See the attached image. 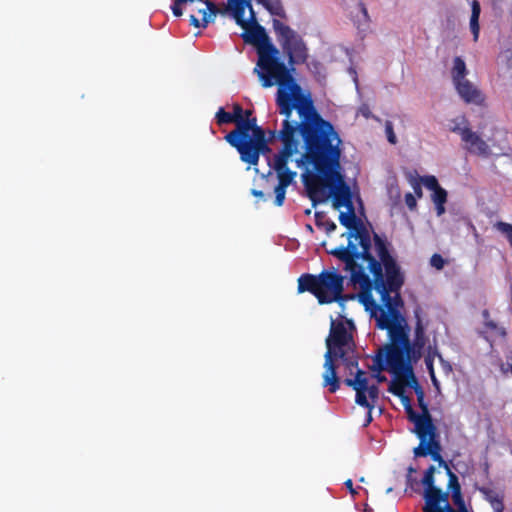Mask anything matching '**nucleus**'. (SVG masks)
<instances>
[{"label":"nucleus","mask_w":512,"mask_h":512,"mask_svg":"<svg viewBox=\"0 0 512 512\" xmlns=\"http://www.w3.org/2000/svg\"><path fill=\"white\" fill-rule=\"evenodd\" d=\"M367 410H368V412L366 415L364 426H368L372 422V415H371L372 410H369V409H367Z\"/></svg>","instance_id":"09e8293b"},{"label":"nucleus","mask_w":512,"mask_h":512,"mask_svg":"<svg viewBox=\"0 0 512 512\" xmlns=\"http://www.w3.org/2000/svg\"><path fill=\"white\" fill-rule=\"evenodd\" d=\"M357 9L361 12L363 18L367 19V11L361 4L357 5Z\"/></svg>","instance_id":"3c124183"},{"label":"nucleus","mask_w":512,"mask_h":512,"mask_svg":"<svg viewBox=\"0 0 512 512\" xmlns=\"http://www.w3.org/2000/svg\"><path fill=\"white\" fill-rule=\"evenodd\" d=\"M447 512H467V510H466V509H464V510L456 511V510H454V509L450 506V504H447Z\"/></svg>","instance_id":"6e6d98bb"},{"label":"nucleus","mask_w":512,"mask_h":512,"mask_svg":"<svg viewBox=\"0 0 512 512\" xmlns=\"http://www.w3.org/2000/svg\"><path fill=\"white\" fill-rule=\"evenodd\" d=\"M434 473L435 467L433 465L429 466L425 471L424 476L422 478V483L426 487V489L436 487L434 485Z\"/></svg>","instance_id":"393cba45"},{"label":"nucleus","mask_w":512,"mask_h":512,"mask_svg":"<svg viewBox=\"0 0 512 512\" xmlns=\"http://www.w3.org/2000/svg\"><path fill=\"white\" fill-rule=\"evenodd\" d=\"M445 204H435L437 216H442L445 213Z\"/></svg>","instance_id":"a18cd8bd"},{"label":"nucleus","mask_w":512,"mask_h":512,"mask_svg":"<svg viewBox=\"0 0 512 512\" xmlns=\"http://www.w3.org/2000/svg\"><path fill=\"white\" fill-rule=\"evenodd\" d=\"M399 398L401 400L402 405L404 406L409 421L413 422L414 409L412 407L410 397L407 396L406 394H403V396H400Z\"/></svg>","instance_id":"cd10ccee"},{"label":"nucleus","mask_w":512,"mask_h":512,"mask_svg":"<svg viewBox=\"0 0 512 512\" xmlns=\"http://www.w3.org/2000/svg\"><path fill=\"white\" fill-rule=\"evenodd\" d=\"M416 324H417L416 332L419 333V332H421L423 330L422 322L417 321Z\"/></svg>","instance_id":"5fc2aeb1"},{"label":"nucleus","mask_w":512,"mask_h":512,"mask_svg":"<svg viewBox=\"0 0 512 512\" xmlns=\"http://www.w3.org/2000/svg\"><path fill=\"white\" fill-rule=\"evenodd\" d=\"M341 143L340 138L338 142H327L295 159L297 167L305 170L301 177L310 199L315 203L324 195V188L330 187L336 210L354 207L351 189L342 174Z\"/></svg>","instance_id":"7ed1b4c3"},{"label":"nucleus","mask_w":512,"mask_h":512,"mask_svg":"<svg viewBox=\"0 0 512 512\" xmlns=\"http://www.w3.org/2000/svg\"><path fill=\"white\" fill-rule=\"evenodd\" d=\"M458 96L467 104L481 106L485 102V95L475 83L469 79L453 84Z\"/></svg>","instance_id":"2eb2a0df"},{"label":"nucleus","mask_w":512,"mask_h":512,"mask_svg":"<svg viewBox=\"0 0 512 512\" xmlns=\"http://www.w3.org/2000/svg\"><path fill=\"white\" fill-rule=\"evenodd\" d=\"M344 383L356 392L355 402L357 405L369 410L374 409L379 398V388L376 384L369 385L365 371L358 369L355 372V377L346 378Z\"/></svg>","instance_id":"9b49d317"},{"label":"nucleus","mask_w":512,"mask_h":512,"mask_svg":"<svg viewBox=\"0 0 512 512\" xmlns=\"http://www.w3.org/2000/svg\"><path fill=\"white\" fill-rule=\"evenodd\" d=\"M190 24L194 27H202V20H199L195 15L190 16Z\"/></svg>","instance_id":"37998d69"},{"label":"nucleus","mask_w":512,"mask_h":512,"mask_svg":"<svg viewBox=\"0 0 512 512\" xmlns=\"http://www.w3.org/2000/svg\"><path fill=\"white\" fill-rule=\"evenodd\" d=\"M180 4H182V2H178V0H175L174 4L171 7L172 12L176 17H179L183 14L182 10L180 9Z\"/></svg>","instance_id":"a19ab883"},{"label":"nucleus","mask_w":512,"mask_h":512,"mask_svg":"<svg viewBox=\"0 0 512 512\" xmlns=\"http://www.w3.org/2000/svg\"><path fill=\"white\" fill-rule=\"evenodd\" d=\"M506 365L508 366V369H504V366L502 365L501 370L503 372L510 371L512 374V351L506 356Z\"/></svg>","instance_id":"79ce46f5"},{"label":"nucleus","mask_w":512,"mask_h":512,"mask_svg":"<svg viewBox=\"0 0 512 512\" xmlns=\"http://www.w3.org/2000/svg\"><path fill=\"white\" fill-rule=\"evenodd\" d=\"M452 500H453L454 504L460 508V510L466 509L461 492L453 493Z\"/></svg>","instance_id":"58836bf2"},{"label":"nucleus","mask_w":512,"mask_h":512,"mask_svg":"<svg viewBox=\"0 0 512 512\" xmlns=\"http://www.w3.org/2000/svg\"><path fill=\"white\" fill-rule=\"evenodd\" d=\"M481 336L491 345L498 339L506 337V330L499 326L497 322H484V327L480 331Z\"/></svg>","instance_id":"f3484780"},{"label":"nucleus","mask_w":512,"mask_h":512,"mask_svg":"<svg viewBox=\"0 0 512 512\" xmlns=\"http://www.w3.org/2000/svg\"><path fill=\"white\" fill-rule=\"evenodd\" d=\"M252 194L255 196V197H258V198H261L263 199L264 198V193L262 191H259V190H252Z\"/></svg>","instance_id":"603ef678"},{"label":"nucleus","mask_w":512,"mask_h":512,"mask_svg":"<svg viewBox=\"0 0 512 512\" xmlns=\"http://www.w3.org/2000/svg\"><path fill=\"white\" fill-rule=\"evenodd\" d=\"M339 221L349 230L342 235L347 237L348 245H341L330 253L343 261L345 270L351 273L352 285L359 289L355 297L373 320H405L400 296L390 295L403 285L404 275L386 243L378 235L374 236L378 261L370 253V235L357 219L354 207L340 211Z\"/></svg>","instance_id":"f257e3e1"},{"label":"nucleus","mask_w":512,"mask_h":512,"mask_svg":"<svg viewBox=\"0 0 512 512\" xmlns=\"http://www.w3.org/2000/svg\"><path fill=\"white\" fill-rule=\"evenodd\" d=\"M262 4L271 14L281 16L283 14V8L280 0H256Z\"/></svg>","instance_id":"4be33fe9"},{"label":"nucleus","mask_w":512,"mask_h":512,"mask_svg":"<svg viewBox=\"0 0 512 512\" xmlns=\"http://www.w3.org/2000/svg\"><path fill=\"white\" fill-rule=\"evenodd\" d=\"M413 347L385 345L373 359V371L387 370L397 376L408 374L414 379L411 365Z\"/></svg>","instance_id":"1a4fd4ad"},{"label":"nucleus","mask_w":512,"mask_h":512,"mask_svg":"<svg viewBox=\"0 0 512 512\" xmlns=\"http://www.w3.org/2000/svg\"><path fill=\"white\" fill-rule=\"evenodd\" d=\"M216 119L219 124L234 122L232 114L226 112L223 108H220L216 113Z\"/></svg>","instance_id":"473e14b6"},{"label":"nucleus","mask_w":512,"mask_h":512,"mask_svg":"<svg viewBox=\"0 0 512 512\" xmlns=\"http://www.w3.org/2000/svg\"><path fill=\"white\" fill-rule=\"evenodd\" d=\"M424 512H447L448 493L440 488H427L425 491Z\"/></svg>","instance_id":"dca6fc26"},{"label":"nucleus","mask_w":512,"mask_h":512,"mask_svg":"<svg viewBox=\"0 0 512 512\" xmlns=\"http://www.w3.org/2000/svg\"><path fill=\"white\" fill-rule=\"evenodd\" d=\"M316 219H317V225L323 226L327 234H330L333 231H335L336 224L333 221L324 220L323 222H320L319 214H316Z\"/></svg>","instance_id":"f704fd0d"},{"label":"nucleus","mask_w":512,"mask_h":512,"mask_svg":"<svg viewBox=\"0 0 512 512\" xmlns=\"http://www.w3.org/2000/svg\"><path fill=\"white\" fill-rule=\"evenodd\" d=\"M469 70L465 60L461 56H455L451 62L450 75L452 83L455 84L459 81L468 79Z\"/></svg>","instance_id":"a211bd4d"},{"label":"nucleus","mask_w":512,"mask_h":512,"mask_svg":"<svg viewBox=\"0 0 512 512\" xmlns=\"http://www.w3.org/2000/svg\"><path fill=\"white\" fill-rule=\"evenodd\" d=\"M408 181H409L410 186L413 188L414 194L418 198H421L423 195L422 188H421V185H422L421 178H417V177L410 175Z\"/></svg>","instance_id":"7c9ffc66"},{"label":"nucleus","mask_w":512,"mask_h":512,"mask_svg":"<svg viewBox=\"0 0 512 512\" xmlns=\"http://www.w3.org/2000/svg\"><path fill=\"white\" fill-rule=\"evenodd\" d=\"M273 28L279 44L288 56L289 63H304L308 57V49L302 37L279 20L273 21Z\"/></svg>","instance_id":"9d476101"},{"label":"nucleus","mask_w":512,"mask_h":512,"mask_svg":"<svg viewBox=\"0 0 512 512\" xmlns=\"http://www.w3.org/2000/svg\"><path fill=\"white\" fill-rule=\"evenodd\" d=\"M385 133H386L388 141L391 144H395L397 142V138H396V135H395L394 130H393L392 122L387 121L385 123Z\"/></svg>","instance_id":"c9c22d12"},{"label":"nucleus","mask_w":512,"mask_h":512,"mask_svg":"<svg viewBox=\"0 0 512 512\" xmlns=\"http://www.w3.org/2000/svg\"><path fill=\"white\" fill-rule=\"evenodd\" d=\"M417 437L420 440L419 445L414 449V455L416 457H427L428 455L431 458L438 462L439 466H443L447 471L450 469L441 456V444L438 439L437 428H431L419 432H415Z\"/></svg>","instance_id":"f8f14e48"},{"label":"nucleus","mask_w":512,"mask_h":512,"mask_svg":"<svg viewBox=\"0 0 512 512\" xmlns=\"http://www.w3.org/2000/svg\"><path fill=\"white\" fill-rule=\"evenodd\" d=\"M378 373L375 375V378L378 380V382H383L386 380V377L382 374H380L381 371H377Z\"/></svg>","instance_id":"864d4df0"},{"label":"nucleus","mask_w":512,"mask_h":512,"mask_svg":"<svg viewBox=\"0 0 512 512\" xmlns=\"http://www.w3.org/2000/svg\"><path fill=\"white\" fill-rule=\"evenodd\" d=\"M447 474L449 476L448 486L449 489L451 490V494L461 492V486L459 484L457 476L450 469H448Z\"/></svg>","instance_id":"c756f323"},{"label":"nucleus","mask_w":512,"mask_h":512,"mask_svg":"<svg viewBox=\"0 0 512 512\" xmlns=\"http://www.w3.org/2000/svg\"><path fill=\"white\" fill-rule=\"evenodd\" d=\"M345 486L347 487V489L350 491L351 494L356 493L355 489L353 488V482L351 479H348L345 481Z\"/></svg>","instance_id":"49530a36"},{"label":"nucleus","mask_w":512,"mask_h":512,"mask_svg":"<svg viewBox=\"0 0 512 512\" xmlns=\"http://www.w3.org/2000/svg\"><path fill=\"white\" fill-rule=\"evenodd\" d=\"M231 114H232L234 123L243 119V109L239 105L234 106L233 112Z\"/></svg>","instance_id":"ea45409f"},{"label":"nucleus","mask_w":512,"mask_h":512,"mask_svg":"<svg viewBox=\"0 0 512 512\" xmlns=\"http://www.w3.org/2000/svg\"><path fill=\"white\" fill-rule=\"evenodd\" d=\"M337 358L341 359L342 362L345 364L346 368L349 369L350 373H353V368H356V371L358 368V357L354 354V351H351V354H349L348 351H340L339 354H337Z\"/></svg>","instance_id":"412c9836"},{"label":"nucleus","mask_w":512,"mask_h":512,"mask_svg":"<svg viewBox=\"0 0 512 512\" xmlns=\"http://www.w3.org/2000/svg\"><path fill=\"white\" fill-rule=\"evenodd\" d=\"M376 328L387 331V345L413 347L409 338V322H376Z\"/></svg>","instance_id":"ddd939ff"},{"label":"nucleus","mask_w":512,"mask_h":512,"mask_svg":"<svg viewBox=\"0 0 512 512\" xmlns=\"http://www.w3.org/2000/svg\"><path fill=\"white\" fill-rule=\"evenodd\" d=\"M298 293H312L320 304L343 303L352 298L344 296L345 277L335 268L323 270L317 275L303 274L298 278Z\"/></svg>","instance_id":"39448f33"},{"label":"nucleus","mask_w":512,"mask_h":512,"mask_svg":"<svg viewBox=\"0 0 512 512\" xmlns=\"http://www.w3.org/2000/svg\"><path fill=\"white\" fill-rule=\"evenodd\" d=\"M428 368H429V370H430V375H431L432 382H433V384H434L435 386H437V379H436V377H435V375H434V370H433L432 363H430V364L428 365Z\"/></svg>","instance_id":"de8ad7c7"},{"label":"nucleus","mask_w":512,"mask_h":512,"mask_svg":"<svg viewBox=\"0 0 512 512\" xmlns=\"http://www.w3.org/2000/svg\"><path fill=\"white\" fill-rule=\"evenodd\" d=\"M430 264L437 270H441L444 267L445 261L439 254H434L430 259Z\"/></svg>","instance_id":"e433bc0d"},{"label":"nucleus","mask_w":512,"mask_h":512,"mask_svg":"<svg viewBox=\"0 0 512 512\" xmlns=\"http://www.w3.org/2000/svg\"><path fill=\"white\" fill-rule=\"evenodd\" d=\"M415 382L414 390L417 396L418 405L421 409V413H417L414 411L413 423L415 425L414 432H419L427 429H431L436 427L433 423L432 417L428 410V405L425 402L424 391L420 385L416 382L415 378L413 379Z\"/></svg>","instance_id":"4468645a"},{"label":"nucleus","mask_w":512,"mask_h":512,"mask_svg":"<svg viewBox=\"0 0 512 512\" xmlns=\"http://www.w3.org/2000/svg\"><path fill=\"white\" fill-rule=\"evenodd\" d=\"M489 504L491 505L494 512H504V495L501 494L496 499H493V501H491Z\"/></svg>","instance_id":"72a5a7b5"},{"label":"nucleus","mask_w":512,"mask_h":512,"mask_svg":"<svg viewBox=\"0 0 512 512\" xmlns=\"http://www.w3.org/2000/svg\"><path fill=\"white\" fill-rule=\"evenodd\" d=\"M226 11L244 30V41L256 46L258 62L255 68L264 71L280 61L279 50L271 43L265 29L257 24L250 0H227Z\"/></svg>","instance_id":"20e7f679"},{"label":"nucleus","mask_w":512,"mask_h":512,"mask_svg":"<svg viewBox=\"0 0 512 512\" xmlns=\"http://www.w3.org/2000/svg\"><path fill=\"white\" fill-rule=\"evenodd\" d=\"M431 197L434 204H445L447 201V191L441 187L434 191Z\"/></svg>","instance_id":"2f4dec72"},{"label":"nucleus","mask_w":512,"mask_h":512,"mask_svg":"<svg viewBox=\"0 0 512 512\" xmlns=\"http://www.w3.org/2000/svg\"><path fill=\"white\" fill-rule=\"evenodd\" d=\"M449 130L457 135H459L462 147L467 150L469 153L488 157L492 154H496L494 149L500 148V139L502 136V131L498 129H492L491 134H488L485 131L478 133L473 131L468 122L464 118H456L450 121Z\"/></svg>","instance_id":"6e6552de"},{"label":"nucleus","mask_w":512,"mask_h":512,"mask_svg":"<svg viewBox=\"0 0 512 512\" xmlns=\"http://www.w3.org/2000/svg\"><path fill=\"white\" fill-rule=\"evenodd\" d=\"M198 13L202 15V27H206L209 23L213 22L218 13H228L226 9L222 12L210 1H204L203 7L198 9Z\"/></svg>","instance_id":"6ab92c4d"},{"label":"nucleus","mask_w":512,"mask_h":512,"mask_svg":"<svg viewBox=\"0 0 512 512\" xmlns=\"http://www.w3.org/2000/svg\"><path fill=\"white\" fill-rule=\"evenodd\" d=\"M237 130L225 136L226 141L237 149L243 162L257 165L260 154L270 151L263 130L256 126L255 119L236 122Z\"/></svg>","instance_id":"423d86ee"},{"label":"nucleus","mask_w":512,"mask_h":512,"mask_svg":"<svg viewBox=\"0 0 512 512\" xmlns=\"http://www.w3.org/2000/svg\"><path fill=\"white\" fill-rule=\"evenodd\" d=\"M417 198L418 197L415 194H412V193H407L405 195V203H406L407 207L410 210L416 209V207H417Z\"/></svg>","instance_id":"4c0bfd02"},{"label":"nucleus","mask_w":512,"mask_h":512,"mask_svg":"<svg viewBox=\"0 0 512 512\" xmlns=\"http://www.w3.org/2000/svg\"><path fill=\"white\" fill-rule=\"evenodd\" d=\"M481 13V6L477 0L471 2V16L469 20V27L473 34V40L477 41L480 33L479 17Z\"/></svg>","instance_id":"aec40b11"},{"label":"nucleus","mask_w":512,"mask_h":512,"mask_svg":"<svg viewBox=\"0 0 512 512\" xmlns=\"http://www.w3.org/2000/svg\"><path fill=\"white\" fill-rule=\"evenodd\" d=\"M194 0H178V2L186 3V2H193Z\"/></svg>","instance_id":"4d7b16f0"},{"label":"nucleus","mask_w":512,"mask_h":512,"mask_svg":"<svg viewBox=\"0 0 512 512\" xmlns=\"http://www.w3.org/2000/svg\"><path fill=\"white\" fill-rule=\"evenodd\" d=\"M414 471L415 470L412 467L409 468V472H414Z\"/></svg>","instance_id":"13d9d810"},{"label":"nucleus","mask_w":512,"mask_h":512,"mask_svg":"<svg viewBox=\"0 0 512 512\" xmlns=\"http://www.w3.org/2000/svg\"><path fill=\"white\" fill-rule=\"evenodd\" d=\"M502 57H504L505 59L509 60L510 63L509 65L512 66V51H506L502 54Z\"/></svg>","instance_id":"8fccbe9b"},{"label":"nucleus","mask_w":512,"mask_h":512,"mask_svg":"<svg viewBox=\"0 0 512 512\" xmlns=\"http://www.w3.org/2000/svg\"><path fill=\"white\" fill-rule=\"evenodd\" d=\"M254 72L264 88L278 85L276 103L279 113L285 117L279 131L283 147L273 162L278 178L274 203L280 207L284 203L287 187L297 175L288 168L290 158L327 142H338L339 135L332 124L317 113L310 93L300 87L283 62L278 61L264 71L254 68Z\"/></svg>","instance_id":"f03ea898"},{"label":"nucleus","mask_w":512,"mask_h":512,"mask_svg":"<svg viewBox=\"0 0 512 512\" xmlns=\"http://www.w3.org/2000/svg\"><path fill=\"white\" fill-rule=\"evenodd\" d=\"M388 391L397 397L403 396V394H405V384L403 382L392 381L388 387Z\"/></svg>","instance_id":"c85d7f7f"},{"label":"nucleus","mask_w":512,"mask_h":512,"mask_svg":"<svg viewBox=\"0 0 512 512\" xmlns=\"http://www.w3.org/2000/svg\"><path fill=\"white\" fill-rule=\"evenodd\" d=\"M494 228L507 239L510 246L512 247V225L506 222L499 221L494 224Z\"/></svg>","instance_id":"5701e85b"},{"label":"nucleus","mask_w":512,"mask_h":512,"mask_svg":"<svg viewBox=\"0 0 512 512\" xmlns=\"http://www.w3.org/2000/svg\"><path fill=\"white\" fill-rule=\"evenodd\" d=\"M387 193H388L389 199H390V201L392 202L393 205H397V204L400 203V201H401V190H400V188H399L397 183L391 182L388 185Z\"/></svg>","instance_id":"b1692460"},{"label":"nucleus","mask_w":512,"mask_h":512,"mask_svg":"<svg viewBox=\"0 0 512 512\" xmlns=\"http://www.w3.org/2000/svg\"><path fill=\"white\" fill-rule=\"evenodd\" d=\"M359 113H360L361 115H363L365 118H369V117H370V115H371V112H370V110H369L368 106H366V105H363V106H361V107L359 108Z\"/></svg>","instance_id":"c03bdc74"},{"label":"nucleus","mask_w":512,"mask_h":512,"mask_svg":"<svg viewBox=\"0 0 512 512\" xmlns=\"http://www.w3.org/2000/svg\"><path fill=\"white\" fill-rule=\"evenodd\" d=\"M478 491L483 495L484 499L491 503V501H493V499H496L497 497H499L501 495V493H498L497 491L491 489V488H488V487H477Z\"/></svg>","instance_id":"bb28decb"},{"label":"nucleus","mask_w":512,"mask_h":512,"mask_svg":"<svg viewBox=\"0 0 512 512\" xmlns=\"http://www.w3.org/2000/svg\"><path fill=\"white\" fill-rule=\"evenodd\" d=\"M422 185H424L427 189L431 190L432 192L438 190L441 188V186L438 184V180L435 176L429 175L421 178Z\"/></svg>","instance_id":"a878e982"},{"label":"nucleus","mask_w":512,"mask_h":512,"mask_svg":"<svg viewBox=\"0 0 512 512\" xmlns=\"http://www.w3.org/2000/svg\"><path fill=\"white\" fill-rule=\"evenodd\" d=\"M354 322H331L330 333L326 339L327 351L325 353L323 387H328L330 393L340 388V379L337 376L335 360L340 351L351 349L353 343L352 331Z\"/></svg>","instance_id":"0eeeda50"}]
</instances>
